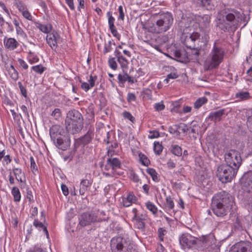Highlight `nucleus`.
<instances>
[{"mask_svg": "<svg viewBox=\"0 0 252 252\" xmlns=\"http://www.w3.org/2000/svg\"><path fill=\"white\" fill-rule=\"evenodd\" d=\"M128 74L125 73L124 74H119L118 76V79L119 83L120 84L124 85V84L126 81L127 78H128Z\"/></svg>", "mask_w": 252, "mask_h": 252, "instance_id": "nucleus-44", "label": "nucleus"}, {"mask_svg": "<svg viewBox=\"0 0 252 252\" xmlns=\"http://www.w3.org/2000/svg\"><path fill=\"white\" fill-rule=\"evenodd\" d=\"M8 73L11 78L14 81H17L19 78V73L14 66L10 64L6 66Z\"/></svg>", "mask_w": 252, "mask_h": 252, "instance_id": "nucleus-26", "label": "nucleus"}, {"mask_svg": "<svg viewBox=\"0 0 252 252\" xmlns=\"http://www.w3.org/2000/svg\"><path fill=\"white\" fill-rule=\"evenodd\" d=\"M199 240L189 234H183L179 238V242L184 248H190L195 245Z\"/></svg>", "mask_w": 252, "mask_h": 252, "instance_id": "nucleus-13", "label": "nucleus"}, {"mask_svg": "<svg viewBox=\"0 0 252 252\" xmlns=\"http://www.w3.org/2000/svg\"><path fill=\"white\" fill-rule=\"evenodd\" d=\"M123 116L124 118L128 119L131 122H133L135 120L134 118L131 115V114L127 111H125L123 113Z\"/></svg>", "mask_w": 252, "mask_h": 252, "instance_id": "nucleus-55", "label": "nucleus"}, {"mask_svg": "<svg viewBox=\"0 0 252 252\" xmlns=\"http://www.w3.org/2000/svg\"><path fill=\"white\" fill-rule=\"evenodd\" d=\"M174 60L177 61L184 63L187 62L189 60V53L186 51L184 48H181L176 50L174 52Z\"/></svg>", "mask_w": 252, "mask_h": 252, "instance_id": "nucleus-16", "label": "nucleus"}, {"mask_svg": "<svg viewBox=\"0 0 252 252\" xmlns=\"http://www.w3.org/2000/svg\"><path fill=\"white\" fill-rule=\"evenodd\" d=\"M12 194L14 196V201L18 202L21 199V194L18 188L16 187L13 188L12 189Z\"/></svg>", "mask_w": 252, "mask_h": 252, "instance_id": "nucleus-33", "label": "nucleus"}, {"mask_svg": "<svg viewBox=\"0 0 252 252\" xmlns=\"http://www.w3.org/2000/svg\"><path fill=\"white\" fill-rule=\"evenodd\" d=\"M120 166L121 162L118 158H110L107 160L105 168L107 170L111 168L113 171H115L116 169L120 168Z\"/></svg>", "mask_w": 252, "mask_h": 252, "instance_id": "nucleus-18", "label": "nucleus"}, {"mask_svg": "<svg viewBox=\"0 0 252 252\" xmlns=\"http://www.w3.org/2000/svg\"><path fill=\"white\" fill-rule=\"evenodd\" d=\"M107 15L108 17V24L109 28L114 27L115 18L112 16L110 12H108L107 13Z\"/></svg>", "mask_w": 252, "mask_h": 252, "instance_id": "nucleus-49", "label": "nucleus"}, {"mask_svg": "<svg viewBox=\"0 0 252 252\" xmlns=\"http://www.w3.org/2000/svg\"><path fill=\"white\" fill-rule=\"evenodd\" d=\"M245 186L248 188L247 191L252 192V171L247 175Z\"/></svg>", "mask_w": 252, "mask_h": 252, "instance_id": "nucleus-29", "label": "nucleus"}, {"mask_svg": "<svg viewBox=\"0 0 252 252\" xmlns=\"http://www.w3.org/2000/svg\"><path fill=\"white\" fill-rule=\"evenodd\" d=\"M32 69L36 73L41 74L45 71L46 68L40 64L32 66Z\"/></svg>", "mask_w": 252, "mask_h": 252, "instance_id": "nucleus-39", "label": "nucleus"}, {"mask_svg": "<svg viewBox=\"0 0 252 252\" xmlns=\"http://www.w3.org/2000/svg\"><path fill=\"white\" fill-rule=\"evenodd\" d=\"M146 172L152 178V179L155 182H158V179L157 176V173L153 168H148L146 170Z\"/></svg>", "mask_w": 252, "mask_h": 252, "instance_id": "nucleus-34", "label": "nucleus"}, {"mask_svg": "<svg viewBox=\"0 0 252 252\" xmlns=\"http://www.w3.org/2000/svg\"><path fill=\"white\" fill-rule=\"evenodd\" d=\"M173 18L171 14H165L160 16L155 24L149 28V31L154 33H160L166 32L172 24Z\"/></svg>", "mask_w": 252, "mask_h": 252, "instance_id": "nucleus-8", "label": "nucleus"}, {"mask_svg": "<svg viewBox=\"0 0 252 252\" xmlns=\"http://www.w3.org/2000/svg\"><path fill=\"white\" fill-rule=\"evenodd\" d=\"M112 42L109 41L108 43L105 44L104 46V49L103 51L104 54H106L109 52H110L112 50Z\"/></svg>", "mask_w": 252, "mask_h": 252, "instance_id": "nucleus-51", "label": "nucleus"}, {"mask_svg": "<svg viewBox=\"0 0 252 252\" xmlns=\"http://www.w3.org/2000/svg\"><path fill=\"white\" fill-rule=\"evenodd\" d=\"M182 154V150L180 147L176 145L174 146V155L180 156Z\"/></svg>", "mask_w": 252, "mask_h": 252, "instance_id": "nucleus-56", "label": "nucleus"}, {"mask_svg": "<svg viewBox=\"0 0 252 252\" xmlns=\"http://www.w3.org/2000/svg\"><path fill=\"white\" fill-rule=\"evenodd\" d=\"M104 220V218L98 217L95 213L93 212L84 213L79 217V224L82 227L89 225L92 223Z\"/></svg>", "mask_w": 252, "mask_h": 252, "instance_id": "nucleus-11", "label": "nucleus"}, {"mask_svg": "<svg viewBox=\"0 0 252 252\" xmlns=\"http://www.w3.org/2000/svg\"><path fill=\"white\" fill-rule=\"evenodd\" d=\"M190 49V51L188 52L189 53V57H191L192 58H196L197 57L200 53V50L198 48H196L195 46L193 48H189Z\"/></svg>", "mask_w": 252, "mask_h": 252, "instance_id": "nucleus-32", "label": "nucleus"}, {"mask_svg": "<svg viewBox=\"0 0 252 252\" xmlns=\"http://www.w3.org/2000/svg\"><path fill=\"white\" fill-rule=\"evenodd\" d=\"M110 247L112 252H137L126 237H113L110 241Z\"/></svg>", "mask_w": 252, "mask_h": 252, "instance_id": "nucleus-6", "label": "nucleus"}, {"mask_svg": "<svg viewBox=\"0 0 252 252\" xmlns=\"http://www.w3.org/2000/svg\"><path fill=\"white\" fill-rule=\"evenodd\" d=\"M94 130L90 129L84 136L80 138L81 143L85 145L89 143L94 137Z\"/></svg>", "mask_w": 252, "mask_h": 252, "instance_id": "nucleus-27", "label": "nucleus"}, {"mask_svg": "<svg viewBox=\"0 0 252 252\" xmlns=\"http://www.w3.org/2000/svg\"><path fill=\"white\" fill-rule=\"evenodd\" d=\"M39 59L36 56L31 55L29 58V62L30 63L33 64L38 62Z\"/></svg>", "mask_w": 252, "mask_h": 252, "instance_id": "nucleus-59", "label": "nucleus"}, {"mask_svg": "<svg viewBox=\"0 0 252 252\" xmlns=\"http://www.w3.org/2000/svg\"><path fill=\"white\" fill-rule=\"evenodd\" d=\"M162 146L159 142H154V151L157 155H160L162 151Z\"/></svg>", "mask_w": 252, "mask_h": 252, "instance_id": "nucleus-40", "label": "nucleus"}, {"mask_svg": "<svg viewBox=\"0 0 252 252\" xmlns=\"http://www.w3.org/2000/svg\"><path fill=\"white\" fill-rule=\"evenodd\" d=\"M181 19L178 20V28L180 32L182 33L181 40L182 42L188 48L195 47V42L197 40L200 34L191 27L190 25L186 24L185 27L180 26Z\"/></svg>", "mask_w": 252, "mask_h": 252, "instance_id": "nucleus-4", "label": "nucleus"}, {"mask_svg": "<svg viewBox=\"0 0 252 252\" xmlns=\"http://www.w3.org/2000/svg\"><path fill=\"white\" fill-rule=\"evenodd\" d=\"M241 16L240 12L232 9L219 13L217 17L218 26L222 30L236 29Z\"/></svg>", "mask_w": 252, "mask_h": 252, "instance_id": "nucleus-2", "label": "nucleus"}, {"mask_svg": "<svg viewBox=\"0 0 252 252\" xmlns=\"http://www.w3.org/2000/svg\"><path fill=\"white\" fill-rule=\"evenodd\" d=\"M92 185V182L87 179L82 180L80 183L79 193L83 195L88 191Z\"/></svg>", "mask_w": 252, "mask_h": 252, "instance_id": "nucleus-23", "label": "nucleus"}, {"mask_svg": "<svg viewBox=\"0 0 252 252\" xmlns=\"http://www.w3.org/2000/svg\"><path fill=\"white\" fill-rule=\"evenodd\" d=\"M13 173L18 181L22 182L23 180L20 175L22 173V170L20 168H15L13 169Z\"/></svg>", "mask_w": 252, "mask_h": 252, "instance_id": "nucleus-41", "label": "nucleus"}, {"mask_svg": "<svg viewBox=\"0 0 252 252\" xmlns=\"http://www.w3.org/2000/svg\"><path fill=\"white\" fill-rule=\"evenodd\" d=\"M140 161L141 163L145 166H148L150 163L148 158L144 154L140 153L139 154Z\"/></svg>", "mask_w": 252, "mask_h": 252, "instance_id": "nucleus-37", "label": "nucleus"}, {"mask_svg": "<svg viewBox=\"0 0 252 252\" xmlns=\"http://www.w3.org/2000/svg\"><path fill=\"white\" fill-rule=\"evenodd\" d=\"M146 206L147 208L152 212L154 214L157 213V209L152 203L151 202H147L146 203Z\"/></svg>", "mask_w": 252, "mask_h": 252, "instance_id": "nucleus-45", "label": "nucleus"}, {"mask_svg": "<svg viewBox=\"0 0 252 252\" xmlns=\"http://www.w3.org/2000/svg\"><path fill=\"white\" fill-rule=\"evenodd\" d=\"M35 25L41 32L47 34L50 33L52 31V26L50 24L44 25L39 22H35Z\"/></svg>", "mask_w": 252, "mask_h": 252, "instance_id": "nucleus-25", "label": "nucleus"}, {"mask_svg": "<svg viewBox=\"0 0 252 252\" xmlns=\"http://www.w3.org/2000/svg\"><path fill=\"white\" fill-rule=\"evenodd\" d=\"M159 136V133L158 131L154 130L150 132L148 137L150 139H154Z\"/></svg>", "mask_w": 252, "mask_h": 252, "instance_id": "nucleus-60", "label": "nucleus"}, {"mask_svg": "<svg viewBox=\"0 0 252 252\" xmlns=\"http://www.w3.org/2000/svg\"><path fill=\"white\" fill-rule=\"evenodd\" d=\"M18 61L20 66L22 67L24 69H27L28 68V65L23 59H18Z\"/></svg>", "mask_w": 252, "mask_h": 252, "instance_id": "nucleus-62", "label": "nucleus"}, {"mask_svg": "<svg viewBox=\"0 0 252 252\" xmlns=\"http://www.w3.org/2000/svg\"><path fill=\"white\" fill-rule=\"evenodd\" d=\"M234 202L232 196L225 191L217 193L212 198V210L218 217H223L231 209Z\"/></svg>", "mask_w": 252, "mask_h": 252, "instance_id": "nucleus-1", "label": "nucleus"}, {"mask_svg": "<svg viewBox=\"0 0 252 252\" xmlns=\"http://www.w3.org/2000/svg\"><path fill=\"white\" fill-rule=\"evenodd\" d=\"M179 15L181 16L180 26L185 27V24L191 26L192 29L198 28L204 29L208 27L210 23L211 16L209 15L203 16L194 15L189 13L184 15L181 11H179Z\"/></svg>", "mask_w": 252, "mask_h": 252, "instance_id": "nucleus-3", "label": "nucleus"}, {"mask_svg": "<svg viewBox=\"0 0 252 252\" xmlns=\"http://www.w3.org/2000/svg\"><path fill=\"white\" fill-rule=\"evenodd\" d=\"M237 172V170H235L227 164H222L218 167L217 175L220 181L223 183H226L230 182Z\"/></svg>", "mask_w": 252, "mask_h": 252, "instance_id": "nucleus-9", "label": "nucleus"}, {"mask_svg": "<svg viewBox=\"0 0 252 252\" xmlns=\"http://www.w3.org/2000/svg\"><path fill=\"white\" fill-rule=\"evenodd\" d=\"M64 132L63 128L59 125L53 126L50 129V135L52 140L55 143L56 140Z\"/></svg>", "mask_w": 252, "mask_h": 252, "instance_id": "nucleus-17", "label": "nucleus"}, {"mask_svg": "<svg viewBox=\"0 0 252 252\" xmlns=\"http://www.w3.org/2000/svg\"><path fill=\"white\" fill-rule=\"evenodd\" d=\"M65 123L68 132L74 134L82 128L83 126L82 115L75 110L69 111L67 113Z\"/></svg>", "mask_w": 252, "mask_h": 252, "instance_id": "nucleus-5", "label": "nucleus"}, {"mask_svg": "<svg viewBox=\"0 0 252 252\" xmlns=\"http://www.w3.org/2000/svg\"><path fill=\"white\" fill-rule=\"evenodd\" d=\"M30 162L31 170L33 173H34L35 171H37V167L36 165L34 159L32 157H30Z\"/></svg>", "mask_w": 252, "mask_h": 252, "instance_id": "nucleus-50", "label": "nucleus"}, {"mask_svg": "<svg viewBox=\"0 0 252 252\" xmlns=\"http://www.w3.org/2000/svg\"><path fill=\"white\" fill-rule=\"evenodd\" d=\"M16 31L17 34L20 36L23 39H25L27 38L26 33L24 32L21 27L16 28Z\"/></svg>", "mask_w": 252, "mask_h": 252, "instance_id": "nucleus-48", "label": "nucleus"}, {"mask_svg": "<svg viewBox=\"0 0 252 252\" xmlns=\"http://www.w3.org/2000/svg\"><path fill=\"white\" fill-rule=\"evenodd\" d=\"M51 116L56 120H59L61 117V110L59 108L55 109L52 111Z\"/></svg>", "mask_w": 252, "mask_h": 252, "instance_id": "nucleus-46", "label": "nucleus"}, {"mask_svg": "<svg viewBox=\"0 0 252 252\" xmlns=\"http://www.w3.org/2000/svg\"><path fill=\"white\" fill-rule=\"evenodd\" d=\"M135 221V225L136 228L140 230H143L145 228V223L142 220H136Z\"/></svg>", "mask_w": 252, "mask_h": 252, "instance_id": "nucleus-47", "label": "nucleus"}, {"mask_svg": "<svg viewBox=\"0 0 252 252\" xmlns=\"http://www.w3.org/2000/svg\"><path fill=\"white\" fill-rule=\"evenodd\" d=\"M108 64L111 68L113 70H116L117 68L118 65L115 61V59L113 57H110L108 60Z\"/></svg>", "mask_w": 252, "mask_h": 252, "instance_id": "nucleus-43", "label": "nucleus"}, {"mask_svg": "<svg viewBox=\"0 0 252 252\" xmlns=\"http://www.w3.org/2000/svg\"><path fill=\"white\" fill-rule=\"evenodd\" d=\"M46 39L48 44L54 50H56L58 44L62 41L59 34L54 31L47 35Z\"/></svg>", "mask_w": 252, "mask_h": 252, "instance_id": "nucleus-12", "label": "nucleus"}, {"mask_svg": "<svg viewBox=\"0 0 252 252\" xmlns=\"http://www.w3.org/2000/svg\"><path fill=\"white\" fill-rule=\"evenodd\" d=\"M189 130L188 126L183 123H181L175 126L174 128V135L180 136L181 134H185Z\"/></svg>", "mask_w": 252, "mask_h": 252, "instance_id": "nucleus-24", "label": "nucleus"}, {"mask_svg": "<svg viewBox=\"0 0 252 252\" xmlns=\"http://www.w3.org/2000/svg\"><path fill=\"white\" fill-rule=\"evenodd\" d=\"M17 7L21 13L28 9L27 7L21 2L17 4Z\"/></svg>", "mask_w": 252, "mask_h": 252, "instance_id": "nucleus-61", "label": "nucleus"}, {"mask_svg": "<svg viewBox=\"0 0 252 252\" xmlns=\"http://www.w3.org/2000/svg\"><path fill=\"white\" fill-rule=\"evenodd\" d=\"M61 189L63 194L65 196H67L68 194V189L67 186L65 185L62 184L61 186Z\"/></svg>", "mask_w": 252, "mask_h": 252, "instance_id": "nucleus-63", "label": "nucleus"}, {"mask_svg": "<svg viewBox=\"0 0 252 252\" xmlns=\"http://www.w3.org/2000/svg\"><path fill=\"white\" fill-rule=\"evenodd\" d=\"M118 12L119 13L118 16V19L124 20L125 17V13L124 11L123 7L122 5H120L118 7Z\"/></svg>", "mask_w": 252, "mask_h": 252, "instance_id": "nucleus-52", "label": "nucleus"}, {"mask_svg": "<svg viewBox=\"0 0 252 252\" xmlns=\"http://www.w3.org/2000/svg\"><path fill=\"white\" fill-rule=\"evenodd\" d=\"M3 42L5 47L9 50H15L20 45L16 39L12 37H5L4 38Z\"/></svg>", "mask_w": 252, "mask_h": 252, "instance_id": "nucleus-19", "label": "nucleus"}, {"mask_svg": "<svg viewBox=\"0 0 252 252\" xmlns=\"http://www.w3.org/2000/svg\"><path fill=\"white\" fill-rule=\"evenodd\" d=\"M224 51L221 48L214 43L213 48L210 54V57L205 61L204 66L207 70L217 68L222 61L224 56Z\"/></svg>", "mask_w": 252, "mask_h": 252, "instance_id": "nucleus-7", "label": "nucleus"}, {"mask_svg": "<svg viewBox=\"0 0 252 252\" xmlns=\"http://www.w3.org/2000/svg\"><path fill=\"white\" fill-rule=\"evenodd\" d=\"M137 198L132 192H129L126 197H122V203L124 207H127L135 203Z\"/></svg>", "mask_w": 252, "mask_h": 252, "instance_id": "nucleus-20", "label": "nucleus"}, {"mask_svg": "<svg viewBox=\"0 0 252 252\" xmlns=\"http://www.w3.org/2000/svg\"><path fill=\"white\" fill-rule=\"evenodd\" d=\"M18 85L19 86V88L20 90L21 93L25 97H27V93L26 88L23 86L22 83L21 82H19L18 83Z\"/></svg>", "mask_w": 252, "mask_h": 252, "instance_id": "nucleus-54", "label": "nucleus"}, {"mask_svg": "<svg viewBox=\"0 0 252 252\" xmlns=\"http://www.w3.org/2000/svg\"><path fill=\"white\" fill-rule=\"evenodd\" d=\"M109 28L113 35L119 39L120 38V35L119 34L115 26L113 27H110Z\"/></svg>", "mask_w": 252, "mask_h": 252, "instance_id": "nucleus-57", "label": "nucleus"}, {"mask_svg": "<svg viewBox=\"0 0 252 252\" xmlns=\"http://www.w3.org/2000/svg\"><path fill=\"white\" fill-rule=\"evenodd\" d=\"M235 97L240 100H246L251 98L250 93L246 91H241L236 93Z\"/></svg>", "mask_w": 252, "mask_h": 252, "instance_id": "nucleus-28", "label": "nucleus"}, {"mask_svg": "<svg viewBox=\"0 0 252 252\" xmlns=\"http://www.w3.org/2000/svg\"><path fill=\"white\" fill-rule=\"evenodd\" d=\"M224 158L226 164L238 170L242 162L241 157L239 152L231 150L225 155Z\"/></svg>", "mask_w": 252, "mask_h": 252, "instance_id": "nucleus-10", "label": "nucleus"}, {"mask_svg": "<svg viewBox=\"0 0 252 252\" xmlns=\"http://www.w3.org/2000/svg\"><path fill=\"white\" fill-rule=\"evenodd\" d=\"M232 252H252V245L249 242L238 243L234 246Z\"/></svg>", "mask_w": 252, "mask_h": 252, "instance_id": "nucleus-15", "label": "nucleus"}, {"mask_svg": "<svg viewBox=\"0 0 252 252\" xmlns=\"http://www.w3.org/2000/svg\"><path fill=\"white\" fill-rule=\"evenodd\" d=\"M117 61L122 68L126 67L127 66L128 62L124 57H119L117 59Z\"/></svg>", "mask_w": 252, "mask_h": 252, "instance_id": "nucleus-42", "label": "nucleus"}, {"mask_svg": "<svg viewBox=\"0 0 252 252\" xmlns=\"http://www.w3.org/2000/svg\"><path fill=\"white\" fill-rule=\"evenodd\" d=\"M207 99L205 97H202L198 99L194 103V106L195 108H200L202 105L206 103Z\"/></svg>", "mask_w": 252, "mask_h": 252, "instance_id": "nucleus-36", "label": "nucleus"}, {"mask_svg": "<svg viewBox=\"0 0 252 252\" xmlns=\"http://www.w3.org/2000/svg\"><path fill=\"white\" fill-rule=\"evenodd\" d=\"M178 104H176L174 103V107L178 106ZM192 110V108L190 106H184L182 110H179L178 109H175L174 108V112H176L178 113H179L180 114H186L188 113L191 112Z\"/></svg>", "mask_w": 252, "mask_h": 252, "instance_id": "nucleus-30", "label": "nucleus"}, {"mask_svg": "<svg viewBox=\"0 0 252 252\" xmlns=\"http://www.w3.org/2000/svg\"><path fill=\"white\" fill-rule=\"evenodd\" d=\"M22 14L23 16V17L29 21L32 20L33 17L28 9H27L25 11H23V12L22 13Z\"/></svg>", "mask_w": 252, "mask_h": 252, "instance_id": "nucleus-53", "label": "nucleus"}, {"mask_svg": "<svg viewBox=\"0 0 252 252\" xmlns=\"http://www.w3.org/2000/svg\"><path fill=\"white\" fill-rule=\"evenodd\" d=\"M155 109L157 111H161L164 108V105L162 102L156 103L154 105Z\"/></svg>", "mask_w": 252, "mask_h": 252, "instance_id": "nucleus-58", "label": "nucleus"}, {"mask_svg": "<svg viewBox=\"0 0 252 252\" xmlns=\"http://www.w3.org/2000/svg\"><path fill=\"white\" fill-rule=\"evenodd\" d=\"M96 79V76L91 75L88 80L89 84L85 82H81V88L85 92L88 91L91 88L94 86Z\"/></svg>", "mask_w": 252, "mask_h": 252, "instance_id": "nucleus-21", "label": "nucleus"}, {"mask_svg": "<svg viewBox=\"0 0 252 252\" xmlns=\"http://www.w3.org/2000/svg\"><path fill=\"white\" fill-rule=\"evenodd\" d=\"M165 195H166V206L169 209H171L173 208V201L172 195H167L166 192L165 193Z\"/></svg>", "mask_w": 252, "mask_h": 252, "instance_id": "nucleus-38", "label": "nucleus"}, {"mask_svg": "<svg viewBox=\"0 0 252 252\" xmlns=\"http://www.w3.org/2000/svg\"><path fill=\"white\" fill-rule=\"evenodd\" d=\"M196 2L207 9L212 8L211 0H195Z\"/></svg>", "mask_w": 252, "mask_h": 252, "instance_id": "nucleus-35", "label": "nucleus"}, {"mask_svg": "<svg viewBox=\"0 0 252 252\" xmlns=\"http://www.w3.org/2000/svg\"><path fill=\"white\" fill-rule=\"evenodd\" d=\"M127 100L128 102H131L135 100V96L132 93H128L127 94Z\"/></svg>", "mask_w": 252, "mask_h": 252, "instance_id": "nucleus-64", "label": "nucleus"}, {"mask_svg": "<svg viewBox=\"0 0 252 252\" xmlns=\"http://www.w3.org/2000/svg\"><path fill=\"white\" fill-rule=\"evenodd\" d=\"M224 109H220L218 111L212 112L209 114L208 118L211 121L214 122L220 121L221 119L222 116L224 114Z\"/></svg>", "mask_w": 252, "mask_h": 252, "instance_id": "nucleus-22", "label": "nucleus"}, {"mask_svg": "<svg viewBox=\"0 0 252 252\" xmlns=\"http://www.w3.org/2000/svg\"><path fill=\"white\" fill-rule=\"evenodd\" d=\"M33 225L36 227L38 228L39 229H42L43 230V232L45 233L46 235V236L47 238L49 237V234L48 232L47 231V229L46 228V227H45L42 222L39 221L38 220H34L33 222Z\"/></svg>", "mask_w": 252, "mask_h": 252, "instance_id": "nucleus-31", "label": "nucleus"}, {"mask_svg": "<svg viewBox=\"0 0 252 252\" xmlns=\"http://www.w3.org/2000/svg\"><path fill=\"white\" fill-rule=\"evenodd\" d=\"M56 146L62 150H66L70 145V140L67 135H60L54 143Z\"/></svg>", "mask_w": 252, "mask_h": 252, "instance_id": "nucleus-14", "label": "nucleus"}]
</instances>
